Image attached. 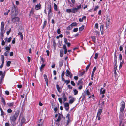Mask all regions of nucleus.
<instances>
[{
	"mask_svg": "<svg viewBox=\"0 0 126 126\" xmlns=\"http://www.w3.org/2000/svg\"><path fill=\"white\" fill-rule=\"evenodd\" d=\"M74 92V95H76L78 94V91H77L76 89H75L73 90Z\"/></svg>",
	"mask_w": 126,
	"mask_h": 126,
	"instance_id": "nucleus-38",
	"label": "nucleus"
},
{
	"mask_svg": "<svg viewBox=\"0 0 126 126\" xmlns=\"http://www.w3.org/2000/svg\"><path fill=\"white\" fill-rule=\"evenodd\" d=\"M83 78H81L80 79L78 80L77 83V85H79L80 84H82L83 83V82L82 81Z\"/></svg>",
	"mask_w": 126,
	"mask_h": 126,
	"instance_id": "nucleus-16",
	"label": "nucleus"
},
{
	"mask_svg": "<svg viewBox=\"0 0 126 126\" xmlns=\"http://www.w3.org/2000/svg\"><path fill=\"white\" fill-rule=\"evenodd\" d=\"M101 92H100V93L101 94H104L105 92V89H104L102 91H101Z\"/></svg>",
	"mask_w": 126,
	"mask_h": 126,
	"instance_id": "nucleus-60",
	"label": "nucleus"
},
{
	"mask_svg": "<svg viewBox=\"0 0 126 126\" xmlns=\"http://www.w3.org/2000/svg\"><path fill=\"white\" fill-rule=\"evenodd\" d=\"M99 6L98 5L97 6H96L95 8L94 9V11H96L98 8H99Z\"/></svg>",
	"mask_w": 126,
	"mask_h": 126,
	"instance_id": "nucleus-64",
	"label": "nucleus"
},
{
	"mask_svg": "<svg viewBox=\"0 0 126 126\" xmlns=\"http://www.w3.org/2000/svg\"><path fill=\"white\" fill-rule=\"evenodd\" d=\"M102 110L100 109H99L97 113V115H100L102 113Z\"/></svg>",
	"mask_w": 126,
	"mask_h": 126,
	"instance_id": "nucleus-29",
	"label": "nucleus"
},
{
	"mask_svg": "<svg viewBox=\"0 0 126 126\" xmlns=\"http://www.w3.org/2000/svg\"><path fill=\"white\" fill-rule=\"evenodd\" d=\"M81 7V5L80 4L79 5L77 6V7L76 8V9H77V10L78 11L79 9H80Z\"/></svg>",
	"mask_w": 126,
	"mask_h": 126,
	"instance_id": "nucleus-46",
	"label": "nucleus"
},
{
	"mask_svg": "<svg viewBox=\"0 0 126 126\" xmlns=\"http://www.w3.org/2000/svg\"><path fill=\"white\" fill-rule=\"evenodd\" d=\"M91 38L92 41L94 42V44L96 43V37L95 36H91Z\"/></svg>",
	"mask_w": 126,
	"mask_h": 126,
	"instance_id": "nucleus-21",
	"label": "nucleus"
},
{
	"mask_svg": "<svg viewBox=\"0 0 126 126\" xmlns=\"http://www.w3.org/2000/svg\"><path fill=\"white\" fill-rule=\"evenodd\" d=\"M95 33L97 35H99L100 34V33L97 31H95Z\"/></svg>",
	"mask_w": 126,
	"mask_h": 126,
	"instance_id": "nucleus-61",
	"label": "nucleus"
},
{
	"mask_svg": "<svg viewBox=\"0 0 126 126\" xmlns=\"http://www.w3.org/2000/svg\"><path fill=\"white\" fill-rule=\"evenodd\" d=\"M121 107L120 108V113H123L124 111V110L125 107V104L124 102L123 101H121L120 104Z\"/></svg>",
	"mask_w": 126,
	"mask_h": 126,
	"instance_id": "nucleus-3",
	"label": "nucleus"
},
{
	"mask_svg": "<svg viewBox=\"0 0 126 126\" xmlns=\"http://www.w3.org/2000/svg\"><path fill=\"white\" fill-rule=\"evenodd\" d=\"M98 23H96L95 24V28H96V29H98Z\"/></svg>",
	"mask_w": 126,
	"mask_h": 126,
	"instance_id": "nucleus-52",
	"label": "nucleus"
},
{
	"mask_svg": "<svg viewBox=\"0 0 126 126\" xmlns=\"http://www.w3.org/2000/svg\"><path fill=\"white\" fill-rule=\"evenodd\" d=\"M62 97L63 98L66 97L65 94L64 93H62Z\"/></svg>",
	"mask_w": 126,
	"mask_h": 126,
	"instance_id": "nucleus-49",
	"label": "nucleus"
},
{
	"mask_svg": "<svg viewBox=\"0 0 126 126\" xmlns=\"http://www.w3.org/2000/svg\"><path fill=\"white\" fill-rule=\"evenodd\" d=\"M1 59L2 62H4V57L3 55H1Z\"/></svg>",
	"mask_w": 126,
	"mask_h": 126,
	"instance_id": "nucleus-44",
	"label": "nucleus"
},
{
	"mask_svg": "<svg viewBox=\"0 0 126 126\" xmlns=\"http://www.w3.org/2000/svg\"><path fill=\"white\" fill-rule=\"evenodd\" d=\"M4 22H1V31L4 30Z\"/></svg>",
	"mask_w": 126,
	"mask_h": 126,
	"instance_id": "nucleus-14",
	"label": "nucleus"
},
{
	"mask_svg": "<svg viewBox=\"0 0 126 126\" xmlns=\"http://www.w3.org/2000/svg\"><path fill=\"white\" fill-rule=\"evenodd\" d=\"M72 98V99L69 100V103L70 104H72L75 100L76 98H75L72 97L71 96H69V98Z\"/></svg>",
	"mask_w": 126,
	"mask_h": 126,
	"instance_id": "nucleus-10",
	"label": "nucleus"
},
{
	"mask_svg": "<svg viewBox=\"0 0 126 126\" xmlns=\"http://www.w3.org/2000/svg\"><path fill=\"white\" fill-rule=\"evenodd\" d=\"M14 103L12 102L10 103H7V104L9 107H12L14 106Z\"/></svg>",
	"mask_w": 126,
	"mask_h": 126,
	"instance_id": "nucleus-18",
	"label": "nucleus"
},
{
	"mask_svg": "<svg viewBox=\"0 0 126 126\" xmlns=\"http://www.w3.org/2000/svg\"><path fill=\"white\" fill-rule=\"evenodd\" d=\"M64 43L66 44H67V43H68L67 40V39L66 38H64Z\"/></svg>",
	"mask_w": 126,
	"mask_h": 126,
	"instance_id": "nucleus-51",
	"label": "nucleus"
},
{
	"mask_svg": "<svg viewBox=\"0 0 126 126\" xmlns=\"http://www.w3.org/2000/svg\"><path fill=\"white\" fill-rule=\"evenodd\" d=\"M12 112V110L10 109L9 108L7 110V113H10Z\"/></svg>",
	"mask_w": 126,
	"mask_h": 126,
	"instance_id": "nucleus-37",
	"label": "nucleus"
},
{
	"mask_svg": "<svg viewBox=\"0 0 126 126\" xmlns=\"http://www.w3.org/2000/svg\"><path fill=\"white\" fill-rule=\"evenodd\" d=\"M11 63V62L10 61H8L7 62V63L6 64V65L7 67H9Z\"/></svg>",
	"mask_w": 126,
	"mask_h": 126,
	"instance_id": "nucleus-33",
	"label": "nucleus"
},
{
	"mask_svg": "<svg viewBox=\"0 0 126 126\" xmlns=\"http://www.w3.org/2000/svg\"><path fill=\"white\" fill-rule=\"evenodd\" d=\"M9 51H6L4 53V55L6 56H8V53H9Z\"/></svg>",
	"mask_w": 126,
	"mask_h": 126,
	"instance_id": "nucleus-45",
	"label": "nucleus"
},
{
	"mask_svg": "<svg viewBox=\"0 0 126 126\" xmlns=\"http://www.w3.org/2000/svg\"><path fill=\"white\" fill-rule=\"evenodd\" d=\"M85 73V71H84L83 72H82L79 73V76H81L84 75Z\"/></svg>",
	"mask_w": 126,
	"mask_h": 126,
	"instance_id": "nucleus-35",
	"label": "nucleus"
},
{
	"mask_svg": "<svg viewBox=\"0 0 126 126\" xmlns=\"http://www.w3.org/2000/svg\"><path fill=\"white\" fill-rule=\"evenodd\" d=\"M124 61H123V60L120 63L119 68L120 69L121 68L122 66V65L123 63H124Z\"/></svg>",
	"mask_w": 126,
	"mask_h": 126,
	"instance_id": "nucleus-39",
	"label": "nucleus"
},
{
	"mask_svg": "<svg viewBox=\"0 0 126 126\" xmlns=\"http://www.w3.org/2000/svg\"><path fill=\"white\" fill-rule=\"evenodd\" d=\"M86 18V17L85 16H83L82 18H80L79 19V21L80 22H82L84 20H85Z\"/></svg>",
	"mask_w": 126,
	"mask_h": 126,
	"instance_id": "nucleus-17",
	"label": "nucleus"
},
{
	"mask_svg": "<svg viewBox=\"0 0 126 126\" xmlns=\"http://www.w3.org/2000/svg\"><path fill=\"white\" fill-rule=\"evenodd\" d=\"M11 28H10L8 31H7L6 33L7 35H8L9 34L10 32H11Z\"/></svg>",
	"mask_w": 126,
	"mask_h": 126,
	"instance_id": "nucleus-50",
	"label": "nucleus"
},
{
	"mask_svg": "<svg viewBox=\"0 0 126 126\" xmlns=\"http://www.w3.org/2000/svg\"><path fill=\"white\" fill-rule=\"evenodd\" d=\"M66 12L68 13H72V10L71 9H68L66 10Z\"/></svg>",
	"mask_w": 126,
	"mask_h": 126,
	"instance_id": "nucleus-43",
	"label": "nucleus"
},
{
	"mask_svg": "<svg viewBox=\"0 0 126 126\" xmlns=\"http://www.w3.org/2000/svg\"><path fill=\"white\" fill-rule=\"evenodd\" d=\"M60 56L61 57L63 56V49H61L60 50Z\"/></svg>",
	"mask_w": 126,
	"mask_h": 126,
	"instance_id": "nucleus-20",
	"label": "nucleus"
},
{
	"mask_svg": "<svg viewBox=\"0 0 126 126\" xmlns=\"http://www.w3.org/2000/svg\"><path fill=\"white\" fill-rule=\"evenodd\" d=\"M44 121L42 119H40L37 122V126H42L43 124Z\"/></svg>",
	"mask_w": 126,
	"mask_h": 126,
	"instance_id": "nucleus-7",
	"label": "nucleus"
},
{
	"mask_svg": "<svg viewBox=\"0 0 126 126\" xmlns=\"http://www.w3.org/2000/svg\"><path fill=\"white\" fill-rule=\"evenodd\" d=\"M86 94L87 95L89 96L90 95V93L88 90H87L86 91Z\"/></svg>",
	"mask_w": 126,
	"mask_h": 126,
	"instance_id": "nucleus-47",
	"label": "nucleus"
},
{
	"mask_svg": "<svg viewBox=\"0 0 126 126\" xmlns=\"http://www.w3.org/2000/svg\"><path fill=\"white\" fill-rule=\"evenodd\" d=\"M58 100L61 104H62V98H59L58 99Z\"/></svg>",
	"mask_w": 126,
	"mask_h": 126,
	"instance_id": "nucleus-62",
	"label": "nucleus"
},
{
	"mask_svg": "<svg viewBox=\"0 0 126 126\" xmlns=\"http://www.w3.org/2000/svg\"><path fill=\"white\" fill-rule=\"evenodd\" d=\"M47 21L46 20H45L43 23V27L42 28V29H44V28L47 25Z\"/></svg>",
	"mask_w": 126,
	"mask_h": 126,
	"instance_id": "nucleus-26",
	"label": "nucleus"
},
{
	"mask_svg": "<svg viewBox=\"0 0 126 126\" xmlns=\"http://www.w3.org/2000/svg\"><path fill=\"white\" fill-rule=\"evenodd\" d=\"M11 21L14 23L19 22V18L18 17H15L12 18Z\"/></svg>",
	"mask_w": 126,
	"mask_h": 126,
	"instance_id": "nucleus-6",
	"label": "nucleus"
},
{
	"mask_svg": "<svg viewBox=\"0 0 126 126\" xmlns=\"http://www.w3.org/2000/svg\"><path fill=\"white\" fill-rule=\"evenodd\" d=\"M5 94L7 95H9V93L8 91L7 90L6 91H5Z\"/></svg>",
	"mask_w": 126,
	"mask_h": 126,
	"instance_id": "nucleus-55",
	"label": "nucleus"
},
{
	"mask_svg": "<svg viewBox=\"0 0 126 126\" xmlns=\"http://www.w3.org/2000/svg\"><path fill=\"white\" fill-rule=\"evenodd\" d=\"M91 63L90 62L89 63L88 65L86 67V71H87L88 70V69L89 68L90 65H91Z\"/></svg>",
	"mask_w": 126,
	"mask_h": 126,
	"instance_id": "nucleus-30",
	"label": "nucleus"
},
{
	"mask_svg": "<svg viewBox=\"0 0 126 126\" xmlns=\"http://www.w3.org/2000/svg\"><path fill=\"white\" fill-rule=\"evenodd\" d=\"M57 33L58 34H60L61 33V30L60 28H59L57 30Z\"/></svg>",
	"mask_w": 126,
	"mask_h": 126,
	"instance_id": "nucleus-53",
	"label": "nucleus"
},
{
	"mask_svg": "<svg viewBox=\"0 0 126 126\" xmlns=\"http://www.w3.org/2000/svg\"><path fill=\"white\" fill-rule=\"evenodd\" d=\"M34 13V9L33 8H32L29 12V17L30 18L33 15Z\"/></svg>",
	"mask_w": 126,
	"mask_h": 126,
	"instance_id": "nucleus-9",
	"label": "nucleus"
},
{
	"mask_svg": "<svg viewBox=\"0 0 126 126\" xmlns=\"http://www.w3.org/2000/svg\"><path fill=\"white\" fill-rule=\"evenodd\" d=\"M114 64L115 63V65H116L117 64V57L116 55V52H115L114 54Z\"/></svg>",
	"mask_w": 126,
	"mask_h": 126,
	"instance_id": "nucleus-12",
	"label": "nucleus"
},
{
	"mask_svg": "<svg viewBox=\"0 0 126 126\" xmlns=\"http://www.w3.org/2000/svg\"><path fill=\"white\" fill-rule=\"evenodd\" d=\"M67 87L69 89H72V86L70 85H68L67 86Z\"/></svg>",
	"mask_w": 126,
	"mask_h": 126,
	"instance_id": "nucleus-63",
	"label": "nucleus"
},
{
	"mask_svg": "<svg viewBox=\"0 0 126 126\" xmlns=\"http://www.w3.org/2000/svg\"><path fill=\"white\" fill-rule=\"evenodd\" d=\"M71 26H77V23L76 22H73L71 24Z\"/></svg>",
	"mask_w": 126,
	"mask_h": 126,
	"instance_id": "nucleus-31",
	"label": "nucleus"
},
{
	"mask_svg": "<svg viewBox=\"0 0 126 126\" xmlns=\"http://www.w3.org/2000/svg\"><path fill=\"white\" fill-rule=\"evenodd\" d=\"M72 26L70 24V25L68 26L67 28V29L68 30H70L72 29Z\"/></svg>",
	"mask_w": 126,
	"mask_h": 126,
	"instance_id": "nucleus-34",
	"label": "nucleus"
},
{
	"mask_svg": "<svg viewBox=\"0 0 126 126\" xmlns=\"http://www.w3.org/2000/svg\"><path fill=\"white\" fill-rule=\"evenodd\" d=\"M52 6L50 4L48 5V16H52L53 13L52 12Z\"/></svg>",
	"mask_w": 126,
	"mask_h": 126,
	"instance_id": "nucleus-5",
	"label": "nucleus"
},
{
	"mask_svg": "<svg viewBox=\"0 0 126 126\" xmlns=\"http://www.w3.org/2000/svg\"><path fill=\"white\" fill-rule=\"evenodd\" d=\"M119 50H120V51L123 50L122 52H123V47L122 46H120Z\"/></svg>",
	"mask_w": 126,
	"mask_h": 126,
	"instance_id": "nucleus-54",
	"label": "nucleus"
},
{
	"mask_svg": "<svg viewBox=\"0 0 126 126\" xmlns=\"http://www.w3.org/2000/svg\"><path fill=\"white\" fill-rule=\"evenodd\" d=\"M56 86L58 91L59 93H60L61 92L60 87H59V85L58 84L56 85Z\"/></svg>",
	"mask_w": 126,
	"mask_h": 126,
	"instance_id": "nucleus-28",
	"label": "nucleus"
},
{
	"mask_svg": "<svg viewBox=\"0 0 126 126\" xmlns=\"http://www.w3.org/2000/svg\"><path fill=\"white\" fill-rule=\"evenodd\" d=\"M84 25H82L81 27L79 28V31H82L84 29Z\"/></svg>",
	"mask_w": 126,
	"mask_h": 126,
	"instance_id": "nucleus-25",
	"label": "nucleus"
},
{
	"mask_svg": "<svg viewBox=\"0 0 126 126\" xmlns=\"http://www.w3.org/2000/svg\"><path fill=\"white\" fill-rule=\"evenodd\" d=\"M114 64L115 65V67L114 68V73L115 74H116V71L117 69V64H116V65H115V63Z\"/></svg>",
	"mask_w": 126,
	"mask_h": 126,
	"instance_id": "nucleus-27",
	"label": "nucleus"
},
{
	"mask_svg": "<svg viewBox=\"0 0 126 126\" xmlns=\"http://www.w3.org/2000/svg\"><path fill=\"white\" fill-rule=\"evenodd\" d=\"M100 31L102 35H103V25H102L100 26Z\"/></svg>",
	"mask_w": 126,
	"mask_h": 126,
	"instance_id": "nucleus-24",
	"label": "nucleus"
},
{
	"mask_svg": "<svg viewBox=\"0 0 126 126\" xmlns=\"http://www.w3.org/2000/svg\"><path fill=\"white\" fill-rule=\"evenodd\" d=\"M45 64H42L40 68V70L41 71H42V69H43L45 66Z\"/></svg>",
	"mask_w": 126,
	"mask_h": 126,
	"instance_id": "nucleus-40",
	"label": "nucleus"
},
{
	"mask_svg": "<svg viewBox=\"0 0 126 126\" xmlns=\"http://www.w3.org/2000/svg\"><path fill=\"white\" fill-rule=\"evenodd\" d=\"M78 28H74L73 29V31L74 32H76L78 31Z\"/></svg>",
	"mask_w": 126,
	"mask_h": 126,
	"instance_id": "nucleus-48",
	"label": "nucleus"
},
{
	"mask_svg": "<svg viewBox=\"0 0 126 126\" xmlns=\"http://www.w3.org/2000/svg\"><path fill=\"white\" fill-rule=\"evenodd\" d=\"M19 112L18 111H16L15 114L10 117V120L12 126H14L15 125V122L19 115Z\"/></svg>",
	"mask_w": 126,
	"mask_h": 126,
	"instance_id": "nucleus-1",
	"label": "nucleus"
},
{
	"mask_svg": "<svg viewBox=\"0 0 126 126\" xmlns=\"http://www.w3.org/2000/svg\"><path fill=\"white\" fill-rule=\"evenodd\" d=\"M96 67H94L93 69V70L92 72V73H94L95 71H96Z\"/></svg>",
	"mask_w": 126,
	"mask_h": 126,
	"instance_id": "nucleus-57",
	"label": "nucleus"
},
{
	"mask_svg": "<svg viewBox=\"0 0 126 126\" xmlns=\"http://www.w3.org/2000/svg\"><path fill=\"white\" fill-rule=\"evenodd\" d=\"M64 82L65 83H66V85H67V84H69L70 82V81L69 80H65V81Z\"/></svg>",
	"mask_w": 126,
	"mask_h": 126,
	"instance_id": "nucleus-59",
	"label": "nucleus"
},
{
	"mask_svg": "<svg viewBox=\"0 0 126 126\" xmlns=\"http://www.w3.org/2000/svg\"><path fill=\"white\" fill-rule=\"evenodd\" d=\"M59 64L60 67H61L63 65V61H60L59 62Z\"/></svg>",
	"mask_w": 126,
	"mask_h": 126,
	"instance_id": "nucleus-32",
	"label": "nucleus"
},
{
	"mask_svg": "<svg viewBox=\"0 0 126 126\" xmlns=\"http://www.w3.org/2000/svg\"><path fill=\"white\" fill-rule=\"evenodd\" d=\"M71 84L73 86H74L75 85V84L73 81H71Z\"/></svg>",
	"mask_w": 126,
	"mask_h": 126,
	"instance_id": "nucleus-56",
	"label": "nucleus"
},
{
	"mask_svg": "<svg viewBox=\"0 0 126 126\" xmlns=\"http://www.w3.org/2000/svg\"><path fill=\"white\" fill-rule=\"evenodd\" d=\"M4 30H2V31H1L0 32V35L1 36L3 37V34H4Z\"/></svg>",
	"mask_w": 126,
	"mask_h": 126,
	"instance_id": "nucleus-41",
	"label": "nucleus"
},
{
	"mask_svg": "<svg viewBox=\"0 0 126 126\" xmlns=\"http://www.w3.org/2000/svg\"><path fill=\"white\" fill-rule=\"evenodd\" d=\"M16 12V7L15 5H14L12 7L11 10V17H14L17 15Z\"/></svg>",
	"mask_w": 126,
	"mask_h": 126,
	"instance_id": "nucleus-2",
	"label": "nucleus"
},
{
	"mask_svg": "<svg viewBox=\"0 0 126 126\" xmlns=\"http://www.w3.org/2000/svg\"><path fill=\"white\" fill-rule=\"evenodd\" d=\"M69 103H68L66 102V103H64V107H69Z\"/></svg>",
	"mask_w": 126,
	"mask_h": 126,
	"instance_id": "nucleus-42",
	"label": "nucleus"
},
{
	"mask_svg": "<svg viewBox=\"0 0 126 126\" xmlns=\"http://www.w3.org/2000/svg\"><path fill=\"white\" fill-rule=\"evenodd\" d=\"M41 5L40 3L36 5L35 6V9L37 10H38L40 9Z\"/></svg>",
	"mask_w": 126,
	"mask_h": 126,
	"instance_id": "nucleus-15",
	"label": "nucleus"
},
{
	"mask_svg": "<svg viewBox=\"0 0 126 126\" xmlns=\"http://www.w3.org/2000/svg\"><path fill=\"white\" fill-rule=\"evenodd\" d=\"M5 49L7 51H9L10 50V48L8 46H6L5 47Z\"/></svg>",
	"mask_w": 126,
	"mask_h": 126,
	"instance_id": "nucleus-58",
	"label": "nucleus"
},
{
	"mask_svg": "<svg viewBox=\"0 0 126 126\" xmlns=\"http://www.w3.org/2000/svg\"><path fill=\"white\" fill-rule=\"evenodd\" d=\"M71 72L69 71L67 69L66 70V72L65 74L67 76H69V75H70V74H71Z\"/></svg>",
	"mask_w": 126,
	"mask_h": 126,
	"instance_id": "nucleus-19",
	"label": "nucleus"
},
{
	"mask_svg": "<svg viewBox=\"0 0 126 126\" xmlns=\"http://www.w3.org/2000/svg\"><path fill=\"white\" fill-rule=\"evenodd\" d=\"M44 77L46 82V85L47 86L48 85L49 80L48 79L47 77L46 74H44Z\"/></svg>",
	"mask_w": 126,
	"mask_h": 126,
	"instance_id": "nucleus-11",
	"label": "nucleus"
},
{
	"mask_svg": "<svg viewBox=\"0 0 126 126\" xmlns=\"http://www.w3.org/2000/svg\"><path fill=\"white\" fill-rule=\"evenodd\" d=\"M54 9L56 11L58 10L56 4L55 3H54Z\"/></svg>",
	"mask_w": 126,
	"mask_h": 126,
	"instance_id": "nucleus-36",
	"label": "nucleus"
},
{
	"mask_svg": "<svg viewBox=\"0 0 126 126\" xmlns=\"http://www.w3.org/2000/svg\"><path fill=\"white\" fill-rule=\"evenodd\" d=\"M11 39V37H10L8 39L7 37H6L4 39V40L5 42L7 40V42L9 43L10 42Z\"/></svg>",
	"mask_w": 126,
	"mask_h": 126,
	"instance_id": "nucleus-23",
	"label": "nucleus"
},
{
	"mask_svg": "<svg viewBox=\"0 0 126 126\" xmlns=\"http://www.w3.org/2000/svg\"><path fill=\"white\" fill-rule=\"evenodd\" d=\"M1 100L2 107H5L6 105V102L4 98L3 97H1Z\"/></svg>",
	"mask_w": 126,
	"mask_h": 126,
	"instance_id": "nucleus-8",
	"label": "nucleus"
},
{
	"mask_svg": "<svg viewBox=\"0 0 126 126\" xmlns=\"http://www.w3.org/2000/svg\"><path fill=\"white\" fill-rule=\"evenodd\" d=\"M72 13H75L78 11V10L76 9V8L75 7L71 9Z\"/></svg>",
	"mask_w": 126,
	"mask_h": 126,
	"instance_id": "nucleus-22",
	"label": "nucleus"
},
{
	"mask_svg": "<svg viewBox=\"0 0 126 126\" xmlns=\"http://www.w3.org/2000/svg\"><path fill=\"white\" fill-rule=\"evenodd\" d=\"M59 116L58 117L57 119L55 121V122L56 125H59V122L60 121L61 117H63V115L60 114V113H59Z\"/></svg>",
	"mask_w": 126,
	"mask_h": 126,
	"instance_id": "nucleus-4",
	"label": "nucleus"
},
{
	"mask_svg": "<svg viewBox=\"0 0 126 126\" xmlns=\"http://www.w3.org/2000/svg\"><path fill=\"white\" fill-rule=\"evenodd\" d=\"M25 121L26 119L24 117H23L21 120L20 126H22L23 124L25 122Z\"/></svg>",
	"mask_w": 126,
	"mask_h": 126,
	"instance_id": "nucleus-13",
	"label": "nucleus"
}]
</instances>
